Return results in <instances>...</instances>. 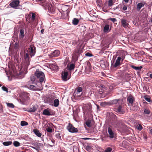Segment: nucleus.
Segmentation results:
<instances>
[{
	"instance_id": "57",
	"label": "nucleus",
	"mask_w": 152,
	"mask_h": 152,
	"mask_svg": "<svg viewBox=\"0 0 152 152\" xmlns=\"http://www.w3.org/2000/svg\"><path fill=\"white\" fill-rule=\"evenodd\" d=\"M112 150V148L110 147H107L105 150L104 152H111Z\"/></svg>"
},
{
	"instance_id": "2",
	"label": "nucleus",
	"mask_w": 152,
	"mask_h": 152,
	"mask_svg": "<svg viewBox=\"0 0 152 152\" xmlns=\"http://www.w3.org/2000/svg\"><path fill=\"white\" fill-rule=\"evenodd\" d=\"M114 58L113 57L112 60L111 61V68H115L121 65L124 59H122L121 57L118 56L115 62V58L114 59Z\"/></svg>"
},
{
	"instance_id": "60",
	"label": "nucleus",
	"mask_w": 152,
	"mask_h": 152,
	"mask_svg": "<svg viewBox=\"0 0 152 152\" xmlns=\"http://www.w3.org/2000/svg\"><path fill=\"white\" fill-rule=\"evenodd\" d=\"M58 6V7H61L62 8H64L68 7V6L61 4H59Z\"/></svg>"
},
{
	"instance_id": "46",
	"label": "nucleus",
	"mask_w": 152,
	"mask_h": 152,
	"mask_svg": "<svg viewBox=\"0 0 152 152\" xmlns=\"http://www.w3.org/2000/svg\"><path fill=\"white\" fill-rule=\"evenodd\" d=\"M47 131L49 133H52L53 132L52 129L50 127L47 126V128H46Z\"/></svg>"
},
{
	"instance_id": "23",
	"label": "nucleus",
	"mask_w": 152,
	"mask_h": 152,
	"mask_svg": "<svg viewBox=\"0 0 152 152\" xmlns=\"http://www.w3.org/2000/svg\"><path fill=\"white\" fill-rule=\"evenodd\" d=\"M50 68L53 70H57L59 69V67L56 64H50Z\"/></svg>"
},
{
	"instance_id": "16",
	"label": "nucleus",
	"mask_w": 152,
	"mask_h": 152,
	"mask_svg": "<svg viewBox=\"0 0 152 152\" xmlns=\"http://www.w3.org/2000/svg\"><path fill=\"white\" fill-rule=\"evenodd\" d=\"M107 132L109 134V137L110 138L112 139L114 137V133L110 127H108Z\"/></svg>"
},
{
	"instance_id": "32",
	"label": "nucleus",
	"mask_w": 152,
	"mask_h": 152,
	"mask_svg": "<svg viewBox=\"0 0 152 152\" xmlns=\"http://www.w3.org/2000/svg\"><path fill=\"white\" fill-rule=\"evenodd\" d=\"M59 105V100L56 99L54 100L53 101V104H52V106H53L55 107H58Z\"/></svg>"
},
{
	"instance_id": "35",
	"label": "nucleus",
	"mask_w": 152,
	"mask_h": 152,
	"mask_svg": "<svg viewBox=\"0 0 152 152\" xmlns=\"http://www.w3.org/2000/svg\"><path fill=\"white\" fill-rule=\"evenodd\" d=\"M48 12L52 14H54L55 13L54 8H51L50 7H48Z\"/></svg>"
},
{
	"instance_id": "22",
	"label": "nucleus",
	"mask_w": 152,
	"mask_h": 152,
	"mask_svg": "<svg viewBox=\"0 0 152 152\" xmlns=\"http://www.w3.org/2000/svg\"><path fill=\"white\" fill-rule=\"evenodd\" d=\"M117 116L114 114L112 113L110 114L109 116V123H110L111 121L117 120Z\"/></svg>"
},
{
	"instance_id": "52",
	"label": "nucleus",
	"mask_w": 152,
	"mask_h": 152,
	"mask_svg": "<svg viewBox=\"0 0 152 152\" xmlns=\"http://www.w3.org/2000/svg\"><path fill=\"white\" fill-rule=\"evenodd\" d=\"M108 20H111L113 23H115L117 21V19L115 18H110Z\"/></svg>"
},
{
	"instance_id": "59",
	"label": "nucleus",
	"mask_w": 152,
	"mask_h": 152,
	"mask_svg": "<svg viewBox=\"0 0 152 152\" xmlns=\"http://www.w3.org/2000/svg\"><path fill=\"white\" fill-rule=\"evenodd\" d=\"M24 139L28 141L30 139L28 135H25L24 137Z\"/></svg>"
},
{
	"instance_id": "55",
	"label": "nucleus",
	"mask_w": 152,
	"mask_h": 152,
	"mask_svg": "<svg viewBox=\"0 0 152 152\" xmlns=\"http://www.w3.org/2000/svg\"><path fill=\"white\" fill-rule=\"evenodd\" d=\"M85 56L87 57H91L93 56V55L89 52H87L85 54Z\"/></svg>"
},
{
	"instance_id": "21",
	"label": "nucleus",
	"mask_w": 152,
	"mask_h": 152,
	"mask_svg": "<svg viewBox=\"0 0 152 152\" xmlns=\"http://www.w3.org/2000/svg\"><path fill=\"white\" fill-rule=\"evenodd\" d=\"M25 86L26 88H27L28 89L32 91H38L39 90L38 88L33 85H31L29 86H27L26 85Z\"/></svg>"
},
{
	"instance_id": "31",
	"label": "nucleus",
	"mask_w": 152,
	"mask_h": 152,
	"mask_svg": "<svg viewBox=\"0 0 152 152\" xmlns=\"http://www.w3.org/2000/svg\"><path fill=\"white\" fill-rule=\"evenodd\" d=\"M37 2L39 3V4L43 7H44L46 3V0H35Z\"/></svg>"
},
{
	"instance_id": "7",
	"label": "nucleus",
	"mask_w": 152,
	"mask_h": 152,
	"mask_svg": "<svg viewBox=\"0 0 152 152\" xmlns=\"http://www.w3.org/2000/svg\"><path fill=\"white\" fill-rule=\"evenodd\" d=\"M67 129L69 132L71 133L79 132L77 129L74 127L73 125L70 123L68 124V125L67 127Z\"/></svg>"
},
{
	"instance_id": "13",
	"label": "nucleus",
	"mask_w": 152,
	"mask_h": 152,
	"mask_svg": "<svg viewBox=\"0 0 152 152\" xmlns=\"http://www.w3.org/2000/svg\"><path fill=\"white\" fill-rule=\"evenodd\" d=\"M101 66L103 69H105L109 66V63L107 61L102 60L100 61Z\"/></svg>"
},
{
	"instance_id": "61",
	"label": "nucleus",
	"mask_w": 152,
	"mask_h": 152,
	"mask_svg": "<svg viewBox=\"0 0 152 152\" xmlns=\"http://www.w3.org/2000/svg\"><path fill=\"white\" fill-rule=\"evenodd\" d=\"M86 149L88 151H90L91 149V148L89 145H88L86 146Z\"/></svg>"
},
{
	"instance_id": "40",
	"label": "nucleus",
	"mask_w": 152,
	"mask_h": 152,
	"mask_svg": "<svg viewBox=\"0 0 152 152\" xmlns=\"http://www.w3.org/2000/svg\"><path fill=\"white\" fill-rule=\"evenodd\" d=\"M144 99L145 100L149 102H152L151 98L148 96H144Z\"/></svg>"
},
{
	"instance_id": "41",
	"label": "nucleus",
	"mask_w": 152,
	"mask_h": 152,
	"mask_svg": "<svg viewBox=\"0 0 152 152\" xmlns=\"http://www.w3.org/2000/svg\"><path fill=\"white\" fill-rule=\"evenodd\" d=\"M13 144L16 147H18L20 145V143L19 142L16 141H14Z\"/></svg>"
},
{
	"instance_id": "33",
	"label": "nucleus",
	"mask_w": 152,
	"mask_h": 152,
	"mask_svg": "<svg viewBox=\"0 0 152 152\" xmlns=\"http://www.w3.org/2000/svg\"><path fill=\"white\" fill-rule=\"evenodd\" d=\"M132 22L133 24L136 26H139V18H136Z\"/></svg>"
},
{
	"instance_id": "3",
	"label": "nucleus",
	"mask_w": 152,
	"mask_h": 152,
	"mask_svg": "<svg viewBox=\"0 0 152 152\" xmlns=\"http://www.w3.org/2000/svg\"><path fill=\"white\" fill-rule=\"evenodd\" d=\"M35 75L37 78H39V83L41 84L45 80V75L44 73L40 71L39 69H37L34 73Z\"/></svg>"
},
{
	"instance_id": "4",
	"label": "nucleus",
	"mask_w": 152,
	"mask_h": 152,
	"mask_svg": "<svg viewBox=\"0 0 152 152\" xmlns=\"http://www.w3.org/2000/svg\"><path fill=\"white\" fill-rule=\"evenodd\" d=\"M42 115L46 116H53L55 114L54 110L49 108L44 109L42 111Z\"/></svg>"
},
{
	"instance_id": "18",
	"label": "nucleus",
	"mask_w": 152,
	"mask_h": 152,
	"mask_svg": "<svg viewBox=\"0 0 152 152\" xmlns=\"http://www.w3.org/2000/svg\"><path fill=\"white\" fill-rule=\"evenodd\" d=\"M36 76L34 75H32L30 76V78L31 81L32 82V84L37 85L38 83H39V81H35Z\"/></svg>"
},
{
	"instance_id": "64",
	"label": "nucleus",
	"mask_w": 152,
	"mask_h": 152,
	"mask_svg": "<svg viewBox=\"0 0 152 152\" xmlns=\"http://www.w3.org/2000/svg\"><path fill=\"white\" fill-rule=\"evenodd\" d=\"M105 7L106 6H104L103 8H102V11L105 12H109L108 10H106L104 8H106Z\"/></svg>"
},
{
	"instance_id": "36",
	"label": "nucleus",
	"mask_w": 152,
	"mask_h": 152,
	"mask_svg": "<svg viewBox=\"0 0 152 152\" xmlns=\"http://www.w3.org/2000/svg\"><path fill=\"white\" fill-rule=\"evenodd\" d=\"M3 145L5 146H8L12 144V142L11 141H5L2 143Z\"/></svg>"
},
{
	"instance_id": "30",
	"label": "nucleus",
	"mask_w": 152,
	"mask_h": 152,
	"mask_svg": "<svg viewBox=\"0 0 152 152\" xmlns=\"http://www.w3.org/2000/svg\"><path fill=\"white\" fill-rule=\"evenodd\" d=\"M79 22V20L76 18H74L72 20V24L75 26L77 25Z\"/></svg>"
},
{
	"instance_id": "39",
	"label": "nucleus",
	"mask_w": 152,
	"mask_h": 152,
	"mask_svg": "<svg viewBox=\"0 0 152 152\" xmlns=\"http://www.w3.org/2000/svg\"><path fill=\"white\" fill-rule=\"evenodd\" d=\"M28 125V123L24 121H21L20 122V125L22 126H27Z\"/></svg>"
},
{
	"instance_id": "34",
	"label": "nucleus",
	"mask_w": 152,
	"mask_h": 152,
	"mask_svg": "<svg viewBox=\"0 0 152 152\" xmlns=\"http://www.w3.org/2000/svg\"><path fill=\"white\" fill-rule=\"evenodd\" d=\"M131 67L133 69H134L136 70L140 71L141 70V69L142 68V66H136L134 65H131Z\"/></svg>"
},
{
	"instance_id": "6",
	"label": "nucleus",
	"mask_w": 152,
	"mask_h": 152,
	"mask_svg": "<svg viewBox=\"0 0 152 152\" xmlns=\"http://www.w3.org/2000/svg\"><path fill=\"white\" fill-rule=\"evenodd\" d=\"M61 78L63 80L66 81L71 78V75H69L67 71H64L61 73Z\"/></svg>"
},
{
	"instance_id": "12",
	"label": "nucleus",
	"mask_w": 152,
	"mask_h": 152,
	"mask_svg": "<svg viewBox=\"0 0 152 152\" xmlns=\"http://www.w3.org/2000/svg\"><path fill=\"white\" fill-rule=\"evenodd\" d=\"M114 111L119 114H123L125 111L122 109V107L121 105H119L117 108L115 109Z\"/></svg>"
},
{
	"instance_id": "53",
	"label": "nucleus",
	"mask_w": 152,
	"mask_h": 152,
	"mask_svg": "<svg viewBox=\"0 0 152 152\" xmlns=\"http://www.w3.org/2000/svg\"><path fill=\"white\" fill-rule=\"evenodd\" d=\"M136 54H137V55L139 56L145 54V53L143 51H142L139 52H138L137 53H136Z\"/></svg>"
},
{
	"instance_id": "54",
	"label": "nucleus",
	"mask_w": 152,
	"mask_h": 152,
	"mask_svg": "<svg viewBox=\"0 0 152 152\" xmlns=\"http://www.w3.org/2000/svg\"><path fill=\"white\" fill-rule=\"evenodd\" d=\"M143 128L142 125L140 124L137 125V129L140 131H141Z\"/></svg>"
},
{
	"instance_id": "17",
	"label": "nucleus",
	"mask_w": 152,
	"mask_h": 152,
	"mask_svg": "<svg viewBox=\"0 0 152 152\" xmlns=\"http://www.w3.org/2000/svg\"><path fill=\"white\" fill-rule=\"evenodd\" d=\"M31 144L36 147L38 149V151L40 148H43V144L38 143L37 142H36L34 143H32Z\"/></svg>"
},
{
	"instance_id": "9",
	"label": "nucleus",
	"mask_w": 152,
	"mask_h": 152,
	"mask_svg": "<svg viewBox=\"0 0 152 152\" xmlns=\"http://www.w3.org/2000/svg\"><path fill=\"white\" fill-rule=\"evenodd\" d=\"M38 108V106L37 105H34L33 104L32 105L31 107L30 108H23V109L24 110L27 111L29 113H33Z\"/></svg>"
},
{
	"instance_id": "8",
	"label": "nucleus",
	"mask_w": 152,
	"mask_h": 152,
	"mask_svg": "<svg viewBox=\"0 0 152 152\" xmlns=\"http://www.w3.org/2000/svg\"><path fill=\"white\" fill-rule=\"evenodd\" d=\"M110 124L113 127L117 129H120L121 128L120 122L118 120H116L111 121Z\"/></svg>"
},
{
	"instance_id": "15",
	"label": "nucleus",
	"mask_w": 152,
	"mask_h": 152,
	"mask_svg": "<svg viewBox=\"0 0 152 152\" xmlns=\"http://www.w3.org/2000/svg\"><path fill=\"white\" fill-rule=\"evenodd\" d=\"M132 104V108L133 111L136 112L140 110V107L138 106V103L136 102Z\"/></svg>"
},
{
	"instance_id": "38",
	"label": "nucleus",
	"mask_w": 152,
	"mask_h": 152,
	"mask_svg": "<svg viewBox=\"0 0 152 152\" xmlns=\"http://www.w3.org/2000/svg\"><path fill=\"white\" fill-rule=\"evenodd\" d=\"M91 121L90 120L88 119L85 122V124L86 125L89 127L91 126Z\"/></svg>"
},
{
	"instance_id": "29",
	"label": "nucleus",
	"mask_w": 152,
	"mask_h": 152,
	"mask_svg": "<svg viewBox=\"0 0 152 152\" xmlns=\"http://www.w3.org/2000/svg\"><path fill=\"white\" fill-rule=\"evenodd\" d=\"M127 100L129 103L132 104L134 101V99L133 96L130 95L127 98Z\"/></svg>"
},
{
	"instance_id": "24",
	"label": "nucleus",
	"mask_w": 152,
	"mask_h": 152,
	"mask_svg": "<svg viewBox=\"0 0 152 152\" xmlns=\"http://www.w3.org/2000/svg\"><path fill=\"white\" fill-rule=\"evenodd\" d=\"M145 5V2H141L138 3L137 5V11H139L141 8L143 7Z\"/></svg>"
},
{
	"instance_id": "37",
	"label": "nucleus",
	"mask_w": 152,
	"mask_h": 152,
	"mask_svg": "<svg viewBox=\"0 0 152 152\" xmlns=\"http://www.w3.org/2000/svg\"><path fill=\"white\" fill-rule=\"evenodd\" d=\"M7 105L8 107L11 108H13L15 107V106L12 103H7Z\"/></svg>"
},
{
	"instance_id": "14",
	"label": "nucleus",
	"mask_w": 152,
	"mask_h": 152,
	"mask_svg": "<svg viewBox=\"0 0 152 152\" xmlns=\"http://www.w3.org/2000/svg\"><path fill=\"white\" fill-rule=\"evenodd\" d=\"M30 56L32 57L34 56L35 54L36 48L33 45H31L30 46Z\"/></svg>"
},
{
	"instance_id": "50",
	"label": "nucleus",
	"mask_w": 152,
	"mask_h": 152,
	"mask_svg": "<svg viewBox=\"0 0 152 152\" xmlns=\"http://www.w3.org/2000/svg\"><path fill=\"white\" fill-rule=\"evenodd\" d=\"M108 5L109 7L112 6L113 5V0H109L108 2Z\"/></svg>"
},
{
	"instance_id": "62",
	"label": "nucleus",
	"mask_w": 152,
	"mask_h": 152,
	"mask_svg": "<svg viewBox=\"0 0 152 152\" xmlns=\"http://www.w3.org/2000/svg\"><path fill=\"white\" fill-rule=\"evenodd\" d=\"M14 32L13 33L15 37H18V32L17 31V30L15 31V29L14 30Z\"/></svg>"
},
{
	"instance_id": "25",
	"label": "nucleus",
	"mask_w": 152,
	"mask_h": 152,
	"mask_svg": "<svg viewBox=\"0 0 152 152\" xmlns=\"http://www.w3.org/2000/svg\"><path fill=\"white\" fill-rule=\"evenodd\" d=\"M34 133L38 137H40L42 135V133H40L39 131L37 129H34L33 130Z\"/></svg>"
},
{
	"instance_id": "19",
	"label": "nucleus",
	"mask_w": 152,
	"mask_h": 152,
	"mask_svg": "<svg viewBox=\"0 0 152 152\" xmlns=\"http://www.w3.org/2000/svg\"><path fill=\"white\" fill-rule=\"evenodd\" d=\"M60 54L59 50H54L50 53V56L52 57H56L58 56Z\"/></svg>"
},
{
	"instance_id": "63",
	"label": "nucleus",
	"mask_w": 152,
	"mask_h": 152,
	"mask_svg": "<svg viewBox=\"0 0 152 152\" xmlns=\"http://www.w3.org/2000/svg\"><path fill=\"white\" fill-rule=\"evenodd\" d=\"M26 22L30 23V19L28 17H26Z\"/></svg>"
},
{
	"instance_id": "5",
	"label": "nucleus",
	"mask_w": 152,
	"mask_h": 152,
	"mask_svg": "<svg viewBox=\"0 0 152 152\" xmlns=\"http://www.w3.org/2000/svg\"><path fill=\"white\" fill-rule=\"evenodd\" d=\"M83 90V88L81 87H78L75 90L73 93V96L72 97V99L74 98L75 100L77 99L78 97H81V95H78V94L81 92Z\"/></svg>"
},
{
	"instance_id": "26",
	"label": "nucleus",
	"mask_w": 152,
	"mask_h": 152,
	"mask_svg": "<svg viewBox=\"0 0 152 152\" xmlns=\"http://www.w3.org/2000/svg\"><path fill=\"white\" fill-rule=\"evenodd\" d=\"M75 64L73 63L70 64H68L67 66L68 69L69 71H72L73 70L75 67Z\"/></svg>"
},
{
	"instance_id": "51",
	"label": "nucleus",
	"mask_w": 152,
	"mask_h": 152,
	"mask_svg": "<svg viewBox=\"0 0 152 152\" xmlns=\"http://www.w3.org/2000/svg\"><path fill=\"white\" fill-rule=\"evenodd\" d=\"M19 47V45L17 42H15V50H16L18 49Z\"/></svg>"
},
{
	"instance_id": "56",
	"label": "nucleus",
	"mask_w": 152,
	"mask_h": 152,
	"mask_svg": "<svg viewBox=\"0 0 152 152\" xmlns=\"http://www.w3.org/2000/svg\"><path fill=\"white\" fill-rule=\"evenodd\" d=\"M96 3L98 6L100 7L101 5V0H96Z\"/></svg>"
},
{
	"instance_id": "1",
	"label": "nucleus",
	"mask_w": 152,
	"mask_h": 152,
	"mask_svg": "<svg viewBox=\"0 0 152 152\" xmlns=\"http://www.w3.org/2000/svg\"><path fill=\"white\" fill-rule=\"evenodd\" d=\"M84 50V47L82 44L77 45L73 52L72 58L73 61H77L79 57Z\"/></svg>"
},
{
	"instance_id": "44",
	"label": "nucleus",
	"mask_w": 152,
	"mask_h": 152,
	"mask_svg": "<svg viewBox=\"0 0 152 152\" xmlns=\"http://www.w3.org/2000/svg\"><path fill=\"white\" fill-rule=\"evenodd\" d=\"M150 113V110L147 108L144 109V114H149Z\"/></svg>"
},
{
	"instance_id": "42",
	"label": "nucleus",
	"mask_w": 152,
	"mask_h": 152,
	"mask_svg": "<svg viewBox=\"0 0 152 152\" xmlns=\"http://www.w3.org/2000/svg\"><path fill=\"white\" fill-rule=\"evenodd\" d=\"M100 105L102 107H104L107 105H109V102H102L100 103Z\"/></svg>"
},
{
	"instance_id": "11",
	"label": "nucleus",
	"mask_w": 152,
	"mask_h": 152,
	"mask_svg": "<svg viewBox=\"0 0 152 152\" xmlns=\"http://www.w3.org/2000/svg\"><path fill=\"white\" fill-rule=\"evenodd\" d=\"M112 26L110 25L108 23H106L103 28V32L105 33H109L111 30Z\"/></svg>"
},
{
	"instance_id": "28",
	"label": "nucleus",
	"mask_w": 152,
	"mask_h": 152,
	"mask_svg": "<svg viewBox=\"0 0 152 152\" xmlns=\"http://www.w3.org/2000/svg\"><path fill=\"white\" fill-rule=\"evenodd\" d=\"M19 31L20 32L19 36V38L20 39H23L24 36V29L23 28H21L20 29Z\"/></svg>"
},
{
	"instance_id": "10",
	"label": "nucleus",
	"mask_w": 152,
	"mask_h": 152,
	"mask_svg": "<svg viewBox=\"0 0 152 152\" xmlns=\"http://www.w3.org/2000/svg\"><path fill=\"white\" fill-rule=\"evenodd\" d=\"M20 3L19 0H12L9 4V5L12 8L17 9L19 6Z\"/></svg>"
},
{
	"instance_id": "58",
	"label": "nucleus",
	"mask_w": 152,
	"mask_h": 152,
	"mask_svg": "<svg viewBox=\"0 0 152 152\" xmlns=\"http://www.w3.org/2000/svg\"><path fill=\"white\" fill-rule=\"evenodd\" d=\"M24 95L26 96V98L27 100H29L30 98L28 96V95H29V94L27 92H24Z\"/></svg>"
},
{
	"instance_id": "20",
	"label": "nucleus",
	"mask_w": 152,
	"mask_h": 152,
	"mask_svg": "<svg viewBox=\"0 0 152 152\" xmlns=\"http://www.w3.org/2000/svg\"><path fill=\"white\" fill-rule=\"evenodd\" d=\"M121 26L124 28H126L129 25V24L127 23L126 20L124 18L121 19Z\"/></svg>"
},
{
	"instance_id": "43",
	"label": "nucleus",
	"mask_w": 152,
	"mask_h": 152,
	"mask_svg": "<svg viewBox=\"0 0 152 152\" xmlns=\"http://www.w3.org/2000/svg\"><path fill=\"white\" fill-rule=\"evenodd\" d=\"M29 57L28 53H26L24 56V59L25 60L28 61L29 62Z\"/></svg>"
},
{
	"instance_id": "49",
	"label": "nucleus",
	"mask_w": 152,
	"mask_h": 152,
	"mask_svg": "<svg viewBox=\"0 0 152 152\" xmlns=\"http://www.w3.org/2000/svg\"><path fill=\"white\" fill-rule=\"evenodd\" d=\"M104 20V23H108L110 25H112V24L111 22H110L109 20H108V19L107 20H105L104 19H102Z\"/></svg>"
},
{
	"instance_id": "47",
	"label": "nucleus",
	"mask_w": 152,
	"mask_h": 152,
	"mask_svg": "<svg viewBox=\"0 0 152 152\" xmlns=\"http://www.w3.org/2000/svg\"><path fill=\"white\" fill-rule=\"evenodd\" d=\"M35 18L36 15L34 13H32L31 16V18L32 20L34 21L35 19Z\"/></svg>"
},
{
	"instance_id": "27",
	"label": "nucleus",
	"mask_w": 152,
	"mask_h": 152,
	"mask_svg": "<svg viewBox=\"0 0 152 152\" xmlns=\"http://www.w3.org/2000/svg\"><path fill=\"white\" fill-rule=\"evenodd\" d=\"M120 100L119 99H115L110 101L109 102V105H111L113 104H116Z\"/></svg>"
},
{
	"instance_id": "48",
	"label": "nucleus",
	"mask_w": 152,
	"mask_h": 152,
	"mask_svg": "<svg viewBox=\"0 0 152 152\" xmlns=\"http://www.w3.org/2000/svg\"><path fill=\"white\" fill-rule=\"evenodd\" d=\"M3 108L2 105L1 103H0V113H3Z\"/></svg>"
},
{
	"instance_id": "45",
	"label": "nucleus",
	"mask_w": 152,
	"mask_h": 152,
	"mask_svg": "<svg viewBox=\"0 0 152 152\" xmlns=\"http://www.w3.org/2000/svg\"><path fill=\"white\" fill-rule=\"evenodd\" d=\"M1 89L3 91H6L7 93H8L9 92L8 88L4 86H2Z\"/></svg>"
}]
</instances>
